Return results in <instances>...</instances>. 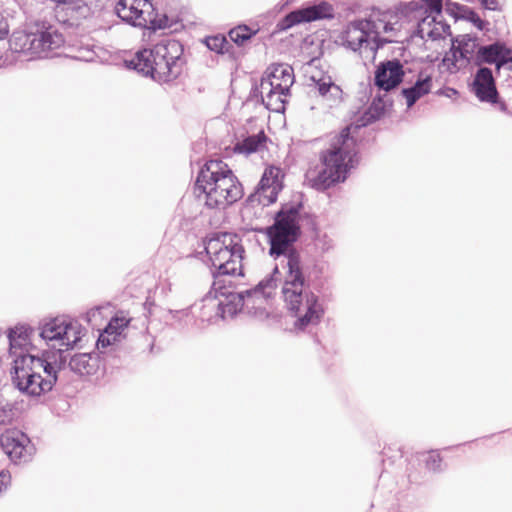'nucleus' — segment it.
<instances>
[{
    "mask_svg": "<svg viewBox=\"0 0 512 512\" xmlns=\"http://www.w3.org/2000/svg\"><path fill=\"white\" fill-rule=\"evenodd\" d=\"M360 125H349L334 138L330 147L319 154L320 167L306 172L308 185L318 191H325L348 178L359 162L355 134Z\"/></svg>",
    "mask_w": 512,
    "mask_h": 512,
    "instance_id": "1",
    "label": "nucleus"
},
{
    "mask_svg": "<svg viewBox=\"0 0 512 512\" xmlns=\"http://www.w3.org/2000/svg\"><path fill=\"white\" fill-rule=\"evenodd\" d=\"M286 273L282 286V297L287 309L296 318L294 326L303 330L320 321L324 310L318 297L305 285L300 256L295 251L285 255Z\"/></svg>",
    "mask_w": 512,
    "mask_h": 512,
    "instance_id": "2",
    "label": "nucleus"
},
{
    "mask_svg": "<svg viewBox=\"0 0 512 512\" xmlns=\"http://www.w3.org/2000/svg\"><path fill=\"white\" fill-rule=\"evenodd\" d=\"M195 189L204 194L210 208H226L243 196V186L227 163L207 161L198 172Z\"/></svg>",
    "mask_w": 512,
    "mask_h": 512,
    "instance_id": "3",
    "label": "nucleus"
},
{
    "mask_svg": "<svg viewBox=\"0 0 512 512\" xmlns=\"http://www.w3.org/2000/svg\"><path fill=\"white\" fill-rule=\"evenodd\" d=\"M182 54L183 47L179 41L166 39L152 49L138 51L128 63L158 82H170L181 73Z\"/></svg>",
    "mask_w": 512,
    "mask_h": 512,
    "instance_id": "4",
    "label": "nucleus"
},
{
    "mask_svg": "<svg viewBox=\"0 0 512 512\" xmlns=\"http://www.w3.org/2000/svg\"><path fill=\"white\" fill-rule=\"evenodd\" d=\"M57 380L56 371L46 359L19 355L14 360L13 381L16 387L33 396L50 391Z\"/></svg>",
    "mask_w": 512,
    "mask_h": 512,
    "instance_id": "5",
    "label": "nucleus"
},
{
    "mask_svg": "<svg viewBox=\"0 0 512 512\" xmlns=\"http://www.w3.org/2000/svg\"><path fill=\"white\" fill-rule=\"evenodd\" d=\"M9 44L14 52L24 53L32 58H44L63 47L65 37L52 25L35 23L28 31L13 33Z\"/></svg>",
    "mask_w": 512,
    "mask_h": 512,
    "instance_id": "6",
    "label": "nucleus"
},
{
    "mask_svg": "<svg viewBox=\"0 0 512 512\" xmlns=\"http://www.w3.org/2000/svg\"><path fill=\"white\" fill-rule=\"evenodd\" d=\"M206 253L220 275H242L244 248L241 239L232 233H216L208 238Z\"/></svg>",
    "mask_w": 512,
    "mask_h": 512,
    "instance_id": "7",
    "label": "nucleus"
},
{
    "mask_svg": "<svg viewBox=\"0 0 512 512\" xmlns=\"http://www.w3.org/2000/svg\"><path fill=\"white\" fill-rule=\"evenodd\" d=\"M294 80V70L289 65L273 64L267 68L259 87L262 102L267 109L284 111Z\"/></svg>",
    "mask_w": 512,
    "mask_h": 512,
    "instance_id": "8",
    "label": "nucleus"
},
{
    "mask_svg": "<svg viewBox=\"0 0 512 512\" xmlns=\"http://www.w3.org/2000/svg\"><path fill=\"white\" fill-rule=\"evenodd\" d=\"M81 336L80 325L60 318L47 322L41 331V337L60 352L74 348L80 342Z\"/></svg>",
    "mask_w": 512,
    "mask_h": 512,
    "instance_id": "9",
    "label": "nucleus"
},
{
    "mask_svg": "<svg viewBox=\"0 0 512 512\" xmlns=\"http://www.w3.org/2000/svg\"><path fill=\"white\" fill-rule=\"evenodd\" d=\"M297 215L293 212L278 213L275 223L268 229L271 248L270 253L284 254L291 242L296 239Z\"/></svg>",
    "mask_w": 512,
    "mask_h": 512,
    "instance_id": "10",
    "label": "nucleus"
},
{
    "mask_svg": "<svg viewBox=\"0 0 512 512\" xmlns=\"http://www.w3.org/2000/svg\"><path fill=\"white\" fill-rule=\"evenodd\" d=\"M117 15L125 22L138 27H153L155 9L150 0H119L115 6Z\"/></svg>",
    "mask_w": 512,
    "mask_h": 512,
    "instance_id": "11",
    "label": "nucleus"
},
{
    "mask_svg": "<svg viewBox=\"0 0 512 512\" xmlns=\"http://www.w3.org/2000/svg\"><path fill=\"white\" fill-rule=\"evenodd\" d=\"M398 15L392 12L372 13L368 19L363 20V25L369 30L371 38L379 48L385 43L393 42L395 36V25Z\"/></svg>",
    "mask_w": 512,
    "mask_h": 512,
    "instance_id": "12",
    "label": "nucleus"
},
{
    "mask_svg": "<svg viewBox=\"0 0 512 512\" xmlns=\"http://www.w3.org/2000/svg\"><path fill=\"white\" fill-rule=\"evenodd\" d=\"M283 177L284 173L280 167L275 165L267 166L254 194L255 200L263 206L274 203L283 188Z\"/></svg>",
    "mask_w": 512,
    "mask_h": 512,
    "instance_id": "13",
    "label": "nucleus"
},
{
    "mask_svg": "<svg viewBox=\"0 0 512 512\" xmlns=\"http://www.w3.org/2000/svg\"><path fill=\"white\" fill-rule=\"evenodd\" d=\"M0 444L6 455L15 463L26 462L32 455L30 439L18 429H8L2 433Z\"/></svg>",
    "mask_w": 512,
    "mask_h": 512,
    "instance_id": "14",
    "label": "nucleus"
},
{
    "mask_svg": "<svg viewBox=\"0 0 512 512\" xmlns=\"http://www.w3.org/2000/svg\"><path fill=\"white\" fill-rule=\"evenodd\" d=\"M57 20L64 24L78 25L93 15V9L84 0H53Z\"/></svg>",
    "mask_w": 512,
    "mask_h": 512,
    "instance_id": "15",
    "label": "nucleus"
},
{
    "mask_svg": "<svg viewBox=\"0 0 512 512\" xmlns=\"http://www.w3.org/2000/svg\"><path fill=\"white\" fill-rule=\"evenodd\" d=\"M342 42L345 47L354 52L364 48L375 53L379 49V44L374 43L369 30L363 25V20L347 26L342 36Z\"/></svg>",
    "mask_w": 512,
    "mask_h": 512,
    "instance_id": "16",
    "label": "nucleus"
},
{
    "mask_svg": "<svg viewBox=\"0 0 512 512\" xmlns=\"http://www.w3.org/2000/svg\"><path fill=\"white\" fill-rule=\"evenodd\" d=\"M333 8L327 2L318 5L298 9L290 12L282 21V28L287 29L296 24L311 22L315 20L332 18Z\"/></svg>",
    "mask_w": 512,
    "mask_h": 512,
    "instance_id": "17",
    "label": "nucleus"
},
{
    "mask_svg": "<svg viewBox=\"0 0 512 512\" xmlns=\"http://www.w3.org/2000/svg\"><path fill=\"white\" fill-rule=\"evenodd\" d=\"M403 66L399 60H388L380 63L375 71V85L384 91L396 88L404 77Z\"/></svg>",
    "mask_w": 512,
    "mask_h": 512,
    "instance_id": "18",
    "label": "nucleus"
},
{
    "mask_svg": "<svg viewBox=\"0 0 512 512\" xmlns=\"http://www.w3.org/2000/svg\"><path fill=\"white\" fill-rule=\"evenodd\" d=\"M475 62L477 65L495 64L496 69L500 70L501 67L512 62V51L500 43L482 46L476 52Z\"/></svg>",
    "mask_w": 512,
    "mask_h": 512,
    "instance_id": "19",
    "label": "nucleus"
},
{
    "mask_svg": "<svg viewBox=\"0 0 512 512\" xmlns=\"http://www.w3.org/2000/svg\"><path fill=\"white\" fill-rule=\"evenodd\" d=\"M311 80L315 83L319 95L329 106H334L342 102L343 91L330 75L316 71L311 75Z\"/></svg>",
    "mask_w": 512,
    "mask_h": 512,
    "instance_id": "20",
    "label": "nucleus"
},
{
    "mask_svg": "<svg viewBox=\"0 0 512 512\" xmlns=\"http://www.w3.org/2000/svg\"><path fill=\"white\" fill-rule=\"evenodd\" d=\"M130 318H128L123 312H118L109 321L104 331L99 335L97 340V348L104 349L114 344L125 328L128 327Z\"/></svg>",
    "mask_w": 512,
    "mask_h": 512,
    "instance_id": "21",
    "label": "nucleus"
},
{
    "mask_svg": "<svg viewBox=\"0 0 512 512\" xmlns=\"http://www.w3.org/2000/svg\"><path fill=\"white\" fill-rule=\"evenodd\" d=\"M474 89L477 97L481 101L495 103L497 101L498 92L492 71L489 68H480L474 79Z\"/></svg>",
    "mask_w": 512,
    "mask_h": 512,
    "instance_id": "22",
    "label": "nucleus"
},
{
    "mask_svg": "<svg viewBox=\"0 0 512 512\" xmlns=\"http://www.w3.org/2000/svg\"><path fill=\"white\" fill-rule=\"evenodd\" d=\"M268 137L265 134L264 130H260L257 134L250 135L238 142L234 150L235 152L242 154H252L255 152H260L267 148Z\"/></svg>",
    "mask_w": 512,
    "mask_h": 512,
    "instance_id": "23",
    "label": "nucleus"
},
{
    "mask_svg": "<svg viewBox=\"0 0 512 512\" xmlns=\"http://www.w3.org/2000/svg\"><path fill=\"white\" fill-rule=\"evenodd\" d=\"M431 89V76L420 73L416 83L412 87L403 90L408 107H411L418 99L428 94Z\"/></svg>",
    "mask_w": 512,
    "mask_h": 512,
    "instance_id": "24",
    "label": "nucleus"
},
{
    "mask_svg": "<svg viewBox=\"0 0 512 512\" xmlns=\"http://www.w3.org/2000/svg\"><path fill=\"white\" fill-rule=\"evenodd\" d=\"M69 366L74 372L80 375H92L99 367V360L97 356L88 353H80L71 358Z\"/></svg>",
    "mask_w": 512,
    "mask_h": 512,
    "instance_id": "25",
    "label": "nucleus"
},
{
    "mask_svg": "<svg viewBox=\"0 0 512 512\" xmlns=\"http://www.w3.org/2000/svg\"><path fill=\"white\" fill-rule=\"evenodd\" d=\"M31 329L25 326H16L9 331L11 353L17 355V350L25 348L30 343Z\"/></svg>",
    "mask_w": 512,
    "mask_h": 512,
    "instance_id": "26",
    "label": "nucleus"
},
{
    "mask_svg": "<svg viewBox=\"0 0 512 512\" xmlns=\"http://www.w3.org/2000/svg\"><path fill=\"white\" fill-rule=\"evenodd\" d=\"M456 42L458 45L457 47L454 46V49L460 54L462 62H468L477 48L476 39L464 36L461 39L456 40Z\"/></svg>",
    "mask_w": 512,
    "mask_h": 512,
    "instance_id": "27",
    "label": "nucleus"
},
{
    "mask_svg": "<svg viewBox=\"0 0 512 512\" xmlns=\"http://www.w3.org/2000/svg\"><path fill=\"white\" fill-rule=\"evenodd\" d=\"M466 63L467 62H462L460 54L457 50L454 49L453 46L452 49L445 54L442 60V67L450 73H455L460 69L461 66L465 65Z\"/></svg>",
    "mask_w": 512,
    "mask_h": 512,
    "instance_id": "28",
    "label": "nucleus"
},
{
    "mask_svg": "<svg viewBox=\"0 0 512 512\" xmlns=\"http://www.w3.org/2000/svg\"><path fill=\"white\" fill-rule=\"evenodd\" d=\"M255 33L256 31L250 27L239 25L229 31V37L233 42L240 45L249 40Z\"/></svg>",
    "mask_w": 512,
    "mask_h": 512,
    "instance_id": "29",
    "label": "nucleus"
},
{
    "mask_svg": "<svg viewBox=\"0 0 512 512\" xmlns=\"http://www.w3.org/2000/svg\"><path fill=\"white\" fill-rule=\"evenodd\" d=\"M207 47L217 53H224L227 50L228 42L224 36H211L206 39Z\"/></svg>",
    "mask_w": 512,
    "mask_h": 512,
    "instance_id": "30",
    "label": "nucleus"
},
{
    "mask_svg": "<svg viewBox=\"0 0 512 512\" xmlns=\"http://www.w3.org/2000/svg\"><path fill=\"white\" fill-rule=\"evenodd\" d=\"M427 3L428 10L431 15H439L442 11L443 0H424ZM435 19V16H433Z\"/></svg>",
    "mask_w": 512,
    "mask_h": 512,
    "instance_id": "31",
    "label": "nucleus"
},
{
    "mask_svg": "<svg viewBox=\"0 0 512 512\" xmlns=\"http://www.w3.org/2000/svg\"><path fill=\"white\" fill-rule=\"evenodd\" d=\"M466 17L475 24V26L479 29H483L484 28V23L483 21L481 20V18L478 16L477 13H475L474 11L472 10H468L466 11Z\"/></svg>",
    "mask_w": 512,
    "mask_h": 512,
    "instance_id": "32",
    "label": "nucleus"
},
{
    "mask_svg": "<svg viewBox=\"0 0 512 512\" xmlns=\"http://www.w3.org/2000/svg\"><path fill=\"white\" fill-rule=\"evenodd\" d=\"M11 481V475L8 471H1L0 472V493L2 492L3 488H6Z\"/></svg>",
    "mask_w": 512,
    "mask_h": 512,
    "instance_id": "33",
    "label": "nucleus"
},
{
    "mask_svg": "<svg viewBox=\"0 0 512 512\" xmlns=\"http://www.w3.org/2000/svg\"><path fill=\"white\" fill-rule=\"evenodd\" d=\"M8 34V24L3 17V15L0 13V39H2L5 35Z\"/></svg>",
    "mask_w": 512,
    "mask_h": 512,
    "instance_id": "34",
    "label": "nucleus"
},
{
    "mask_svg": "<svg viewBox=\"0 0 512 512\" xmlns=\"http://www.w3.org/2000/svg\"><path fill=\"white\" fill-rule=\"evenodd\" d=\"M480 2L488 9L495 10L499 6V0H480Z\"/></svg>",
    "mask_w": 512,
    "mask_h": 512,
    "instance_id": "35",
    "label": "nucleus"
}]
</instances>
